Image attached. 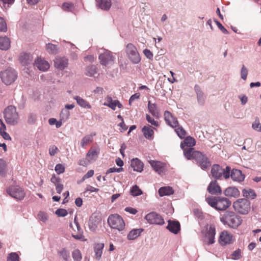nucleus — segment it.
Instances as JSON below:
<instances>
[{"label":"nucleus","instance_id":"f257e3e1","mask_svg":"<svg viewBox=\"0 0 261 261\" xmlns=\"http://www.w3.org/2000/svg\"><path fill=\"white\" fill-rule=\"evenodd\" d=\"M186 158L188 160H195L197 164L202 170H206L208 169L211 166V162L210 159L206 156L205 154L202 152L197 151L192 153V155H190V150L186 151Z\"/></svg>","mask_w":261,"mask_h":261},{"label":"nucleus","instance_id":"f03ea898","mask_svg":"<svg viewBox=\"0 0 261 261\" xmlns=\"http://www.w3.org/2000/svg\"><path fill=\"white\" fill-rule=\"evenodd\" d=\"M220 221L224 224L228 225L230 227L237 228L241 223L242 220L240 216L232 211H226L220 217Z\"/></svg>","mask_w":261,"mask_h":261},{"label":"nucleus","instance_id":"7ed1b4c3","mask_svg":"<svg viewBox=\"0 0 261 261\" xmlns=\"http://www.w3.org/2000/svg\"><path fill=\"white\" fill-rule=\"evenodd\" d=\"M4 118L7 124L11 125H16L19 121V115L16 108L13 106L7 107L4 111Z\"/></svg>","mask_w":261,"mask_h":261},{"label":"nucleus","instance_id":"20e7f679","mask_svg":"<svg viewBox=\"0 0 261 261\" xmlns=\"http://www.w3.org/2000/svg\"><path fill=\"white\" fill-rule=\"evenodd\" d=\"M107 221L111 228L116 229L119 232H121L125 228V224L123 218L117 214L110 215Z\"/></svg>","mask_w":261,"mask_h":261},{"label":"nucleus","instance_id":"39448f33","mask_svg":"<svg viewBox=\"0 0 261 261\" xmlns=\"http://www.w3.org/2000/svg\"><path fill=\"white\" fill-rule=\"evenodd\" d=\"M2 81L6 85H10L14 82L17 78V73L13 68H8L0 73Z\"/></svg>","mask_w":261,"mask_h":261},{"label":"nucleus","instance_id":"423d86ee","mask_svg":"<svg viewBox=\"0 0 261 261\" xmlns=\"http://www.w3.org/2000/svg\"><path fill=\"white\" fill-rule=\"evenodd\" d=\"M233 206L236 212L246 215L250 210V202L246 198L239 199L233 202Z\"/></svg>","mask_w":261,"mask_h":261},{"label":"nucleus","instance_id":"0eeeda50","mask_svg":"<svg viewBox=\"0 0 261 261\" xmlns=\"http://www.w3.org/2000/svg\"><path fill=\"white\" fill-rule=\"evenodd\" d=\"M126 53L129 60L135 64L141 61V57L136 46L132 43H128L126 46Z\"/></svg>","mask_w":261,"mask_h":261},{"label":"nucleus","instance_id":"6e6552de","mask_svg":"<svg viewBox=\"0 0 261 261\" xmlns=\"http://www.w3.org/2000/svg\"><path fill=\"white\" fill-rule=\"evenodd\" d=\"M195 139L190 137H186L183 142H182L180 144V147L183 150L184 156L186 157V151H189L190 150V155H192V153L194 152H196L197 150H195L193 146L195 145Z\"/></svg>","mask_w":261,"mask_h":261},{"label":"nucleus","instance_id":"1a4fd4ad","mask_svg":"<svg viewBox=\"0 0 261 261\" xmlns=\"http://www.w3.org/2000/svg\"><path fill=\"white\" fill-rule=\"evenodd\" d=\"M8 194L14 198L21 200L25 196L24 190L18 186H12L7 190Z\"/></svg>","mask_w":261,"mask_h":261},{"label":"nucleus","instance_id":"9d476101","mask_svg":"<svg viewBox=\"0 0 261 261\" xmlns=\"http://www.w3.org/2000/svg\"><path fill=\"white\" fill-rule=\"evenodd\" d=\"M99 59L101 64L107 66L113 63L115 57L110 51L104 49L103 53H100Z\"/></svg>","mask_w":261,"mask_h":261},{"label":"nucleus","instance_id":"9b49d317","mask_svg":"<svg viewBox=\"0 0 261 261\" xmlns=\"http://www.w3.org/2000/svg\"><path fill=\"white\" fill-rule=\"evenodd\" d=\"M145 219L150 224L163 225L164 224V220L162 217L155 212H151L147 214Z\"/></svg>","mask_w":261,"mask_h":261},{"label":"nucleus","instance_id":"f8f14e48","mask_svg":"<svg viewBox=\"0 0 261 261\" xmlns=\"http://www.w3.org/2000/svg\"><path fill=\"white\" fill-rule=\"evenodd\" d=\"M101 221V218L100 215L98 214H93L90 216L88 221V226L90 230L92 232H95Z\"/></svg>","mask_w":261,"mask_h":261},{"label":"nucleus","instance_id":"ddd939ff","mask_svg":"<svg viewBox=\"0 0 261 261\" xmlns=\"http://www.w3.org/2000/svg\"><path fill=\"white\" fill-rule=\"evenodd\" d=\"M216 234V229L214 225H211L205 234L203 239L204 243L207 245H211L215 242V237Z\"/></svg>","mask_w":261,"mask_h":261},{"label":"nucleus","instance_id":"4468645a","mask_svg":"<svg viewBox=\"0 0 261 261\" xmlns=\"http://www.w3.org/2000/svg\"><path fill=\"white\" fill-rule=\"evenodd\" d=\"M55 67L59 70H64L68 65V60L65 57H56L54 60Z\"/></svg>","mask_w":261,"mask_h":261},{"label":"nucleus","instance_id":"2eb2a0df","mask_svg":"<svg viewBox=\"0 0 261 261\" xmlns=\"http://www.w3.org/2000/svg\"><path fill=\"white\" fill-rule=\"evenodd\" d=\"M164 119L166 123L171 127L174 128L178 126V122L177 119L170 112L166 111L164 112Z\"/></svg>","mask_w":261,"mask_h":261},{"label":"nucleus","instance_id":"dca6fc26","mask_svg":"<svg viewBox=\"0 0 261 261\" xmlns=\"http://www.w3.org/2000/svg\"><path fill=\"white\" fill-rule=\"evenodd\" d=\"M231 205V201L226 198L218 197L216 210L224 211Z\"/></svg>","mask_w":261,"mask_h":261},{"label":"nucleus","instance_id":"f3484780","mask_svg":"<svg viewBox=\"0 0 261 261\" xmlns=\"http://www.w3.org/2000/svg\"><path fill=\"white\" fill-rule=\"evenodd\" d=\"M232 236L226 231L221 232L219 237V242L221 245L230 244L232 242Z\"/></svg>","mask_w":261,"mask_h":261},{"label":"nucleus","instance_id":"a211bd4d","mask_svg":"<svg viewBox=\"0 0 261 261\" xmlns=\"http://www.w3.org/2000/svg\"><path fill=\"white\" fill-rule=\"evenodd\" d=\"M96 6L103 11H109L112 6V1L96 0Z\"/></svg>","mask_w":261,"mask_h":261},{"label":"nucleus","instance_id":"6ab92c4d","mask_svg":"<svg viewBox=\"0 0 261 261\" xmlns=\"http://www.w3.org/2000/svg\"><path fill=\"white\" fill-rule=\"evenodd\" d=\"M34 64L39 70L43 71H46L50 67L48 62L41 58L37 59L35 61Z\"/></svg>","mask_w":261,"mask_h":261},{"label":"nucleus","instance_id":"aec40b11","mask_svg":"<svg viewBox=\"0 0 261 261\" xmlns=\"http://www.w3.org/2000/svg\"><path fill=\"white\" fill-rule=\"evenodd\" d=\"M105 106H108L111 108L112 110H115L116 107L117 106L119 108L122 107V105L117 100H113L111 96H108L106 98V101L104 104Z\"/></svg>","mask_w":261,"mask_h":261},{"label":"nucleus","instance_id":"412c9836","mask_svg":"<svg viewBox=\"0 0 261 261\" xmlns=\"http://www.w3.org/2000/svg\"><path fill=\"white\" fill-rule=\"evenodd\" d=\"M166 228L172 233L177 234L180 229V225L178 221L169 220Z\"/></svg>","mask_w":261,"mask_h":261},{"label":"nucleus","instance_id":"4be33fe9","mask_svg":"<svg viewBox=\"0 0 261 261\" xmlns=\"http://www.w3.org/2000/svg\"><path fill=\"white\" fill-rule=\"evenodd\" d=\"M230 177L233 181L240 182L244 180L245 175L242 174L241 170L233 169L231 171Z\"/></svg>","mask_w":261,"mask_h":261},{"label":"nucleus","instance_id":"5701e85b","mask_svg":"<svg viewBox=\"0 0 261 261\" xmlns=\"http://www.w3.org/2000/svg\"><path fill=\"white\" fill-rule=\"evenodd\" d=\"M226 196L237 198L240 196V191L234 187H229L226 188L224 191Z\"/></svg>","mask_w":261,"mask_h":261},{"label":"nucleus","instance_id":"b1692460","mask_svg":"<svg viewBox=\"0 0 261 261\" xmlns=\"http://www.w3.org/2000/svg\"><path fill=\"white\" fill-rule=\"evenodd\" d=\"M207 190L212 194H218L221 193V188L217 185L216 180L210 182L207 187Z\"/></svg>","mask_w":261,"mask_h":261},{"label":"nucleus","instance_id":"393cba45","mask_svg":"<svg viewBox=\"0 0 261 261\" xmlns=\"http://www.w3.org/2000/svg\"><path fill=\"white\" fill-rule=\"evenodd\" d=\"M194 90L197 94V101L199 105L203 106L205 102V96L201 90L200 87L196 85L194 87Z\"/></svg>","mask_w":261,"mask_h":261},{"label":"nucleus","instance_id":"a878e982","mask_svg":"<svg viewBox=\"0 0 261 261\" xmlns=\"http://www.w3.org/2000/svg\"><path fill=\"white\" fill-rule=\"evenodd\" d=\"M223 168L218 164H214L211 169V174L213 177L219 179L222 175Z\"/></svg>","mask_w":261,"mask_h":261},{"label":"nucleus","instance_id":"bb28decb","mask_svg":"<svg viewBox=\"0 0 261 261\" xmlns=\"http://www.w3.org/2000/svg\"><path fill=\"white\" fill-rule=\"evenodd\" d=\"M19 61L23 65L31 64L33 61V57L30 54L22 53L20 55Z\"/></svg>","mask_w":261,"mask_h":261},{"label":"nucleus","instance_id":"cd10ccee","mask_svg":"<svg viewBox=\"0 0 261 261\" xmlns=\"http://www.w3.org/2000/svg\"><path fill=\"white\" fill-rule=\"evenodd\" d=\"M131 167L134 171L141 172L143 171V164L138 159H133L131 161Z\"/></svg>","mask_w":261,"mask_h":261},{"label":"nucleus","instance_id":"c85d7f7f","mask_svg":"<svg viewBox=\"0 0 261 261\" xmlns=\"http://www.w3.org/2000/svg\"><path fill=\"white\" fill-rule=\"evenodd\" d=\"M149 163L153 169L159 174H161L164 171V164L160 161H150Z\"/></svg>","mask_w":261,"mask_h":261},{"label":"nucleus","instance_id":"c756f323","mask_svg":"<svg viewBox=\"0 0 261 261\" xmlns=\"http://www.w3.org/2000/svg\"><path fill=\"white\" fill-rule=\"evenodd\" d=\"M143 229L138 228L133 229L130 230L127 236V239L128 240H134L139 237L141 233L143 231Z\"/></svg>","mask_w":261,"mask_h":261},{"label":"nucleus","instance_id":"7c9ffc66","mask_svg":"<svg viewBox=\"0 0 261 261\" xmlns=\"http://www.w3.org/2000/svg\"><path fill=\"white\" fill-rule=\"evenodd\" d=\"M103 247V243H98L95 245L94 247V252L95 254V257L96 259L99 260L100 259Z\"/></svg>","mask_w":261,"mask_h":261},{"label":"nucleus","instance_id":"2f4dec72","mask_svg":"<svg viewBox=\"0 0 261 261\" xmlns=\"http://www.w3.org/2000/svg\"><path fill=\"white\" fill-rule=\"evenodd\" d=\"M148 109L149 112L153 116L156 118L159 117L160 113L156 104L152 103L150 102V101H148Z\"/></svg>","mask_w":261,"mask_h":261},{"label":"nucleus","instance_id":"473e14b6","mask_svg":"<svg viewBox=\"0 0 261 261\" xmlns=\"http://www.w3.org/2000/svg\"><path fill=\"white\" fill-rule=\"evenodd\" d=\"M10 47V39L6 36H0V49L2 50H7Z\"/></svg>","mask_w":261,"mask_h":261},{"label":"nucleus","instance_id":"72a5a7b5","mask_svg":"<svg viewBox=\"0 0 261 261\" xmlns=\"http://www.w3.org/2000/svg\"><path fill=\"white\" fill-rule=\"evenodd\" d=\"M73 99L76 101L77 103L82 108L88 109L91 108V105L87 101L79 96H74Z\"/></svg>","mask_w":261,"mask_h":261},{"label":"nucleus","instance_id":"f704fd0d","mask_svg":"<svg viewBox=\"0 0 261 261\" xmlns=\"http://www.w3.org/2000/svg\"><path fill=\"white\" fill-rule=\"evenodd\" d=\"M153 129V128H152L150 125L144 126L142 128V132L146 139L149 140L152 139V137L154 134Z\"/></svg>","mask_w":261,"mask_h":261},{"label":"nucleus","instance_id":"c9c22d12","mask_svg":"<svg viewBox=\"0 0 261 261\" xmlns=\"http://www.w3.org/2000/svg\"><path fill=\"white\" fill-rule=\"evenodd\" d=\"M174 193V190L170 187H161L159 190V194L162 197L166 195H170Z\"/></svg>","mask_w":261,"mask_h":261},{"label":"nucleus","instance_id":"e433bc0d","mask_svg":"<svg viewBox=\"0 0 261 261\" xmlns=\"http://www.w3.org/2000/svg\"><path fill=\"white\" fill-rule=\"evenodd\" d=\"M242 193L243 196L246 198L254 199L256 196L254 191L251 189H244Z\"/></svg>","mask_w":261,"mask_h":261},{"label":"nucleus","instance_id":"4c0bfd02","mask_svg":"<svg viewBox=\"0 0 261 261\" xmlns=\"http://www.w3.org/2000/svg\"><path fill=\"white\" fill-rule=\"evenodd\" d=\"M95 134L88 135L85 136L81 140V145L82 147H84L89 143L91 142L93 140V136Z\"/></svg>","mask_w":261,"mask_h":261},{"label":"nucleus","instance_id":"58836bf2","mask_svg":"<svg viewBox=\"0 0 261 261\" xmlns=\"http://www.w3.org/2000/svg\"><path fill=\"white\" fill-rule=\"evenodd\" d=\"M46 50L48 53L51 54H56L58 53V51L57 46L52 43L46 44Z\"/></svg>","mask_w":261,"mask_h":261},{"label":"nucleus","instance_id":"ea45409f","mask_svg":"<svg viewBox=\"0 0 261 261\" xmlns=\"http://www.w3.org/2000/svg\"><path fill=\"white\" fill-rule=\"evenodd\" d=\"M206 201L207 203L212 207L217 208L218 197H208L206 198Z\"/></svg>","mask_w":261,"mask_h":261},{"label":"nucleus","instance_id":"a19ab883","mask_svg":"<svg viewBox=\"0 0 261 261\" xmlns=\"http://www.w3.org/2000/svg\"><path fill=\"white\" fill-rule=\"evenodd\" d=\"M98 152L96 149H91L87 153V157L89 158V161L95 160L98 155Z\"/></svg>","mask_w":261,"mask_h":261},{"label":"nucleus","instance_id":"79ce46f5","mask_svg":"<svg viewBox=\"0 0 261 261\" xmlns=\"http://www.w3.org/2000/svg\"><path fill=\"white\" fill-rule=\"evenodd\" d=\"M97 73L96 67L94 65L88 66L86 68V75L93 76Z\"/></svg>","mask_w":261,"mask_h":261},{"label":"nucleus","instance_id":"37998d69","mask_svg":"<svg viewBox=\"0 0 261 261\" xmlns=\"http://www.w3.org/2000/svg\"><path fill=\"white\" fill-rule=\"evenodd\" d=\"M130 193L133 196H138L141 195L142 192L138 186L135 185L131 188Z\"/></svg>","mask_w":261,"mask_h":261},{"label":"nucleus","instance_id":"c03bdc74","mask_svg":"<svg viewBox=\"0 0 261 261\" xmlns=\"http://www.w3.org/2000/svg\"><path fill=\"white\" fill-rule=\"evenodd\" d=\"M70 113L66 109H63L60 114V118L61 121H66L69 117Z\"/></svg>","mask_w":261,"mask_h":261},{"label":"nucleus","instance_id":"a18cd8bd","mask_svg":"<svg viewBox=\"0 0 261 261\" xmlns=\"http://www.w3.org/2000/svg\"><path fill=\"white\" fill-rule=\"evenodd\" d=\"M175 131L178 136L181 139L184 138L186 135V130L181 126H178V127L175 129Z\"/></svg>","mask_w":261,"mask_h":261},{"label":"nucleus","instance_id":"49530a36","mask_svg":"<svg viewBox=\"0 0 261 261\" xmlns=\"http://www.w3.org/2000/svg\"><path fill=\"white\" fill-rule=\"evenodd\" d=\"M37 118V115L34 113H30L28 114L27 122L30 124H35Z\"/></svg>","mask_w":261,"mask_h":261},{"label":"nucleus","instance_id":"de8ad7c7","mask_svg":"<svg viewBox=\"0 0 261 261\" xmlns=\"http://www.w3.org/2000/svg\"><path fill=\"white\" fill-rule=\"evenodd\" d=\"M72 256L74 261H81L82 255L79 249L74 250L72 253Z\"/></svg>","mask_w":261,"mask_h":261},{"label":"nucleus","instance_id":"09e8293b","mask_svg":"<svg viewBox=\"0 0 261 261\" xmlns=\"http://www.w3.org/2000/svg\"><path fill=\"white\" fill-rule=\"evenodd\" d=\"M248 73V70L247 68L245 66L243 65L240 72L241 77L244 81H246L247 79V75Z\"/></svg>","mask_w":261,"mask_h":261},{"label":"nucleus","instance_id":"8fccbe9b","mask_svg":"<svg viewBox=\"0 0 261 261\" xmlns=\"http://www.w3.org/2000/svg\"><path fill=\"white\" fill-rule=\"evenodd\" d=\"M252 127L255 130L261 132V123H260L258 118H256L252 124Z\"/></svg>","mask_w":261,"mask_h":261},{"label":"nucleus","instance_id":"3c124183","mask_svg":"<svg viewBox=\"0 0 261 261\" xmlns=\"http://www.w3.org/2000/svg\"><path fill=\"white\" fill-rule=\"evenodd\" d=\"M19 256L16 252H11L7 257V261H19Z\"/></svg>","mask_w":261,"mask_h":261},{"label":"nucleus","instance_id":"603ef678","mask_svg":"<svg viewBox=\"0 0 261 261\" xmlns=\"http://www.w3.org/2000/svg\"><path fill=\"white\" fill-rule=\"evenodd\" d=\"M59 254L65 261H68L69 258V252L65 249H63L60 251Z\"/></svg>","mask_w":261,"mask_h":261},{"label":"nucleus","instance_id":"864d4df0","mask_svg":"<svg viewBox=\"0 0 261 261\" xmlns=\"http://www.w3.org/2000/svg\"><path fill=\"white\" fill-rule=\"evenodd\" d=\"M7 31V24L3 18L0 17V32H5Z\"/></svg>","mask_w":261,"mask_h":261},{"label":"nucleus","instance_id":"5fc2aeb1","mask_svg":"<svg viewBox=\"0 0 261 261\" xmlns=\"http://www.w3.org/2000/svg\"><path fill=\"white\" fill-rule=\"evenodd\" d=\"M146 118L148 123H150L152 125L154 126H159V122L155 120L152 117L150 116L148 114L146 115Z\"/></svg>","mask_w":261,"mask_h":261},{"label":"nucleus","instance_id":"6e6d98bb","mask_svg":"<svg viewBox=\"0 0 261 261\" xmlns=\"http://www.w3.org/2000/svg\"><path fill=\"white\" fill-rule=\"evenodd\" d=\"M55 170L57 173V174H60L64 172L65 167L63 165L58 164L56 165L55 168Z\"/></svg>","mask_w":261,"mask_h":261},{"label":"nucleus","instance_id":"4d7b16f0","mask_svg":"<svg viewBox=\"0 0 261 261\" xmlns=\"http://www.w3.org/2000/svg\"><path fill=\"white\" fill-rule=\"evenodd\" d=\"M55 214L59 217H65L67 215V211L65 209L59 208L55 212Z\"/></svg>","mask_w":261,"mask_h":261},{"label":"nucleus","instance_id":"13d9d810","mask_svg":"<svg viewBox=\"0 0 261 261\" xmlns=\"http://www.w3.org/2000/svg\"><path fill=\"white\" fill-rule=\"evenodd\" d=\"M6 164L5 161L3 159H0V174L4 175L5 173V169Z\"/></svg>","mask_w":261,"mask_h":261},{"label":"nucleus","instance_id":"bf43d9fd","mask_svg":"<svg viewBox=\"0 0 261 261\" xmlns=\"http://www.w3.org/2000/svg\"><path fill=\"white\" fill-rule=\"evenodd\" d=\"M38 219L43 222H45L48 219L47 214L43 212H40L38 215Z\"/></svg>","mask_w":261,"mask_h":261},{"label":"nucleus","instance_id":"052dcab7","mask_svg":"<svg viewBox=\"0 0 261 261\" xmlns=\"http://www.w3.org/2000/svg\"><path fill=\"white\" fill-rule=\"evenodd\" d=\"M231 168L229 166H227L225 169H223L222 175L225 179L228 178L230 176V171Z\"/></svg>","mask_w":261,"mask_h":261},{"label":"nucleus","instance_id":"680f3d73","mask_svg":"<svg viewBox=\"0 0 261 261\" xmlns=\"http://www.w3.org/2000/svg\"><path fill=\"white\" fill-rule=\"evenodd\" d=\"M214 21L219 28V29L224 34H228L227 30L222 25V24L217 19H214Z\"/></svg>","mask_w":261,"mask_h":261},{"label":"nucleus","instance_id":"e2e57ef3","mask_svg":"<svg viewBox=\"0 0 261 261\" xmlns=\"http://www.w3.org/2000/svg\"><path fill=\"white\" fill-rule=\"evenodd\" d=\"M73 8V5L71 3H64L62 9L65 11H71Z\"/></svg>","mask_w":261,"mask_h":261},{"label":"nucleus","instance_id":"0e129e2a","mask_svg":"<svg viewBox=\"0 0 261 261\" xmlns=\"http://www.w3.org/2000/svg\"><path fill=\"white\" fill-rule=\"evenodd\" d=\"M122 170H123V168L122 167L118 168H117L115 167H112V168H110L107 171L106 174H108L109 173H113V172L119 173V172H121Z\"/></svg>","mask_w":261,"mask_h":261},{"label":"nucleus","instance_id":"69168bd1","mask_svg":"<svg viewBox=\"0 0 261 261\" xmlns=\"http://www.w3.org/2000/svg\"><path fill=\"white\" fill-rule=\"evenodd\" d=\"M143 53L147 59L151 60H152L153 59V54L150 51V50H149L148 49H145L143 50Z\"/></svg>","mask_w":261,"mask_h":261},{"label":"nucleus","instance_id":"338daca9","mask_svg":"<svg viewBox=\"0 0 261 261\" xmlns=\"http://www.w3.org/2000/svg\"><path fill=\"white\" fill-rule=\"evenodd\" d=\"M0 134L5 140H10L11 139L10 135L5 132V130L2 129V130H0Z\"/></svg>","mask_w":261,"mask_h":261},{"label":"nucleus","instance_id":"774afa93","mask_svg":"<svg viewBox=\"0 0 261 261\" xmlns=\"http://www.w3.org/2000/svg\"><path fill=\"white\" fill-rule=\"evenodd\" d=\"M51 181L55 185L61 183V178L59 177L56 176L55 175H53L50 179Z\"/></svg>","mask_w":261,"mask_h":261}]
</instances>
